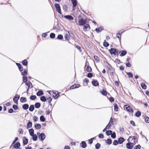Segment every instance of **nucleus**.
<instances>
[{
    "label": "nucleus",
    "instance_id": "11",
    "mask_svg": "<svg viewBox=\"0 0 149 149\" xmlns=\"http://www.w3.org/2000/svg\"><path fill=\"white\" fill-rule=\"evenodd\" d=\"M16 64L18 67V68L20 71H22L23 70V67L21 64L18 63H16Z\"/></svg>",
    "mask_w": 149,
    "mask_h": 149
},
{
    "label": "nucleus",
    "instance_id": "7",
    "mask_svg": "<svg viewBox=\"0 0 149 149\" xmlns=\"http://www.w3.org/2000/svg\"><path fill=\"white\" fill-rule=\"evenodd\" d=\"M90 29V27L89 25L87 24L84 25L83 30L84 31H88Z\"/></svg>",
    "mask_w": 149,
    "mask_h": 149
},
{
    "label": "nucleus",
    "instance_id": "43",
    "mask_svg": "<svg viewBox=\"0 0 149 149\" xmlns=\"http://www.w3.org/2000/svg\"><path fill=\"white\" fill-rule=\"evenodd\" d=\"M36 98V96L35 95H32L30 96V98L32 100H34Z\"/></svg>",
    "mask_w": 149,
    "mask_h": 149
},
{
    "label": "nucleus",
    "instance_id": "18",
    "mask_svg": "<svg viewBox=\"0 0 149 149\" xmlns=\"http://www.w3.org/2000/svg\"><path fill=\"white\" fill-rule=\"evenodd\" d=\"M26 84L28 86L29 88H31L33 87L32 86V84L30 81H29L27 82L26 83Z\"/></svg>",
    "mask_w": 149,
    "mask_h": 149
},
{
    "label": "nucleus",
    "instance_id": "28",
    "mask_svg": "<svg viewBox=\"0 0 149 149\" xmlns=\"http://www.w3.org/2000/svg\"><path fill=\"white\" fill-rule=\"evenodd\" d=\"M29 131L31 136L34 134V131L33 129H30L29 130Z\"/></svg>",
    "mask_w": 149,
    "mask_h": 149
},
{
    "label": "nucleus",
    "instance_id": "24",
    "mask_svg": "<svg viewBox=\"0 0 149 149\" xmlns=\"http://www.w3.org/2000/svg\"><path fill=\"white\" fill-rule=\"evenodd\" d=\"M20 101L21 102L23 103L26 102V99L25 97H21L20 99Z\"/></svg>",
    "mask_w": 149,
    "mask_h": 149
},
{
    "label": "nucleus",
    "instance_id": "16",
    "mask_svg": "<svg viewBox=\"0 0 149 149\" xmlns=\"http://www.w3.org/2000/svg\"><path fill=\"white\" fill-rule=\"evenodd\" d=\"M20 146V144L19 142H17L13 145V147L17 149L19 148Z\"/></svg>",
    "mask_w": 149,
    "mask_h": 149
},
{
    "label": "nucleus",
    "instance_id": "59",
    "mask_svg": "<svg viewBox=\"0 0 149 149\" xmlns=\"http://www.w3.org/2000/svg\"><path fill=\"white\" fill-rule=\"evenodd\" d=\"M47 33H44L42 34V36L44 38H45L47 37Z\"/></svg>",
    "mask_w": 149,
    "mask_h": 149
},
{
    "label": "nucleus",
    "instance_id": "35",
    "mask_svg": "<svg viewBox=\"0 0 149 149\" xmlns=\"http://www.w3.org/2000/svg\"><path fill=\"white\" fill-rule=\"evenodd\" d=\"M141 86L143 89H146V86L144 83H141Z\"/></svg>",
    "mask_w": 149,
    "mask_h": 149
},
{
    "label": "nucleus",
    "instance_id": "13",
    "mask_svg": "<svg viewBox=\"0 0 149 149\" xmlns=\"http://www.w3.org/2000/svg\"><path fill=\"white\" fill-rule=\"evenodd\" d=\"M59 94L58 93L56 94V93L54 92H53L52 96L55 99H57L59 96Z\"/></svg>",
    "mask_w": 149,
    "mask_h": 149
},
{
    "label": "nucleus",
    "instance_id": "32",
    "mask_svg": "<svg viewBox=\"0 0 149 149\" xmlns=\"http://www.w3.org/2000/svg\"><path fill=\"white\" fill-rule=\"evenodd\" d=\"M34 109V106L33 105H31L29 107V110L30 111H33Z\"/></svg>",
    "mask_w": 149,
    "mask_h": 149
},
{
    "label": "nucleus",
    "instance_id": "64",
    "mask_svg": "<svg viewBox=\"0 0 149 149\" xmlns=\"http://www.w3.org/2000/svg\"><path fill=\"white\" fill-rule=\"evenodd\" d=\"M52 99L51 97H49L47 98V100H48V102L49 103H50L52 101Z\"/></svg>",
    "mask_w": 149,
    "mask_h": 149
},
{
    "label": "nucleus",
    "instance_id": "52",
    "mask_svg": "<svg viewBox=\"0 0 149 149\" xmlns=\"http://www.w3.org/2000/svg\"><path fill=\"white\" fill-rule=\"evenodd\" d=\"M22 79H23V81L24 82H26L27 81V77H25V76H23V77H22Z\"/></svg>",
    "mask_w": 149,
    "mask_h": 149
},
{
    "label": "nucleus",
    "instance_id": "55",
    "mask_svg": "<svg viewBox=\"0 0 149 149\" xmlns=\"http://www.w3.org/2000/svg\"><path fill=\"white\" fill-rule=\"evenodd\" d=\"M111 124H110V122H109V123L106 126V127L107 128V129H110L111 128Z\"/></svg>",
    "mask_w": 149,
    "mask_h": 149
},
{
    "label": "nucleus",
    "instance_id": "31",
    "mask_svg": "<svg viewBox=\"0 0 149 149\" xmlns=\"http://www.w3.org/2000/svg\"><path fill=\"white\" fill-rule=\"evenodd\" d=\"M127 53V52L126 50H123L121 52V53L120 54V56H124Z\"/></svg>",
    "mask_w": 149,
    "mask_h": 149
},
{
    "label": "nucleus",
    "instance_id": "40",
    "mask_svg": "<svg viewBox=\"0 0 149 149\" xmlns=\"http://www.w3.org/2000/svg\"><path fill=\"white\" fill-rule=\"evenodd\" d=\"M116 37L119 39V40H121V35L120 33V31H118V33L117 34Z\"/></svg>",
    "mask_w": 149,
    "mask_h": 149
},
{
    "label": "nucleus",
    "instance_id": "46",
    "mask_svg": "<svg viewBox=\"0 0 149 149\" xmlns=\"http://www.w3.org/2000/svg\"><path fill=\"white\" fill-rule=\"evenodd\" d=\"M86 70L87 72H90L91 71L92 69L90 66H89L87 67L86 69Z\"/></svg>",
    "mask_w": 149,
    "mask_h": 149
},
{
    "label": "nucleus",
    "instance_id": "1",
    "mask_svg": "<svg viewBox=\"0 0 149 149\" xmlns=\"http://www.w3.org/2000/svg\"><path fill=\"white\" fill-rule=\"evenodd\" d=\"M109 52L111 54H114L115 55H116L118 54L119 52L118 50L114 48H111L109 49Z\"/></svg>",
    "mask_w": 149,
    "mask_h": 149
},
{
    "label": "nucleus",
    "instance_id": "44",
    "mask_svg": "<svg viewBox=\"0 0 149 149\" xmlns=\"http://www.w3.org/2000/svg\"><path fill=\"white\" fill-rule=\"evenodd\" d=\"M95 30L97 33H99L101 32L102 30L101 27H99V28H96L95 29Z\"/></svg>",
    "mask_w": 149,
    "mask_h": 149
},
{
    "label": "nucleus",
    "instance_id": "12",
    "mask_svg": "<svg viewBox=\"0 0 149 149\" xmlns=\"http://www.w3.org/2000/svg\"><path fill=\"white\" fill-rule=\"evenodd\" d=\"M23 144L25 145L27 144L28 143V139L26 137H24L23 138Z\"/></svg>",
    "mask_w": 149,
    "mask_h": 149
},
{
    "label": "nucleus",
    "instance_id": "29",
    "mask_svg": "<svg viewBox=\"0 0 149 149\" xmlns=\"http://www.w3.org/2000/svg\"><path fill=\"white\" fill-rule=\"evenodd\" d=\"M41 106L39 102H36L35 104V107L36 108H39Z\"/></svg>",
    "mask_w": 149,
    "mask_h": 149
},
{
    "label": "nucleus",
    "instance_id": "36",
    "mask_svg": "<svg viewBox=\"0 0 149 149\" xmlns=\"http://www.w3.org/2000/svg\"><path fill=\"white\" fill-rule=\"evenodd\" d=\"M22 63L23 65L26 66L27 65L28 62L25 59L22 62Z\"/></svg>",
    "mask_w": 149,
    "mask_h": 149
},
{
    "label": "nucleus",
    "instance_id": "58",
    "mask_svg": "<svg viewBox=\"0 0 149 149\" xmlns=\"http://www.w3.org/2000/svg\"><path fill=\"white\" fill-rule=\"evenodd\" d=\"M141 147V146L140 145H138L135 147L134 149H140Z\"/></svg>",
    "mask_w": 149,
    "mask_h": 149
},
{
    "label": "nucleus",
    "instance_id": "26",
    "mask_svg": "<svg viewBox=\"0 0 149 149\" xmlns=\"http://www.w3.org/2000/svg\"><path fill=\"white\" fill-rule=\"evenodd\" d=\"M35 127L37 130L40 129L41 127L40 124L36 123L35 125Z\"/></svg>",
    "mask_w": 149,
    "mask_h": 149
},
{
    "label": "nucleus",
    "instance_id": "19",
    "mask_svg": "<svg viewBox=\"0 0 149 149\" xmlns=\"http://www.w3.org/2000/svg\"><path fill=\"white\" fill-rule=\"evenodd\" d=\"M79 86L80 85L79 84H75L71 86L70 87V89H72L74 88H77L79 87Z\"/></svg>",
    "mask_w": 149,
    "mask_h": 149
},
{
    "label": "nucleus",
    "instance_id": "39",
    "mask_svg": "<svg viewBox=\"0 0 149 149\" xmlns=\"http://www.w3.org/2000/svg\"><path fill=\"white\" fill-rule=\"evenodd\" d=\"M141 115V113L139 111H137L135 113V116L137 117H139Z\"/></svg>",
    "mask_w": 149,
    "mask_h": 149
},
{
    "label": "nucleus",
    "instance_id": "17",
    "mask_svg": "<svg viewBox=\"0 0 149 149\" xmlns=\"http://www.w3.org/2000/svg\"><path fill=\"white\" fill-rule=\"evenodd\" d=\"M72 3L73 4V6L74 8L75 7L77 4V1L76 0H71Z\"/></svg>",
    "mask_w": 149,
    "mask_h": 149
},
{
    "label": "nucleus",
    "instance_id": "45",
    "mask_svg": "<svg viewBox=\"0 0 149 149\" xmlns=\"http://www.w3.org/2000/svg\"><path fill=\"white\" fill-rule=\"evenodd\" d=\"M55 35L54 33H51L50 35V37L51 38L53 39L55 38Z\"/></svg>",
    "mask_w": 149,
    "mask_h": 149
},
{
    "label": "nucleus",
    "instance_id": "6",
    "mask_svg": "<svg viewBox=\"0 0 149 149\" xmlns=\"http://www.w3.org/2000/svg\"><path fill=\"white\" fill-rule=\"evenodd\" d=\"M46 137V136L44 133H42L40 134L38 136L39 139L41 141H43Z\"/></svg>",
    "mask_w": 149,
    "mask_h": 149
},
{
    "label": "nucleus",
    "instance_id": "60",
    "mask_svg": "<svg viewBox=\"0 0 149 149\" xmlns=\"http://www.w3.org/2000/svg\"><path fill=\"white\" fill-rule=\"evenodd\" d=\"M109 100L111 102H113L114 101V99L112 97H110L109 98Z\"/></svg>",
    "mask_w": 149,
    "mask_h": 149
},
{
    "label": "nucleus",
    "instance_id": "27",
    "mask_svg": "<svg viewBox=\"0 0 149 149\" xmlns=\"http://www.w3.org/2000/svg\"><path fill=\"white\" fill-rule=\"evenodd\" d=\"M43 94V93L42 91H38L36 93V95L38 96H40Z\"/></svg>",
    "mask_w": 149,
    "mask_h": 149
},
{
    "label": "nucleus",
    "instance_id": "51",
    "mask_svg": "<svg viewBox=\"0 0 149 149\" xmlns=\"http://www.w3.org/2000/svg\"><path fill=\"white\" fill-rule=\"evenodd\" d=\"M127 74L128 76L130 78H132L133 77V74L130 72H128L127 73Z\"/></svg>",
    "mask_w": 149,
    "mask_h": 149
},
{
    "label": "nucleus",
    "instance_id": "2",
    "mask_svg": "<svg viewBox=\"0 0 149 149\" xmlns=\"http://www.w3.org/2000/svg\"><path fill=\"white\" fill-rule=\"evenodd\" d=\"M78 20V23L79 26H83L86 24V19L81 18L79 19Z\"/></svg>",
    "mask_w": 149,
    "mask_h": 149
},
{
    "label": "nucleus",
    "instance_id": "48",
    "mask_svg": "<svg viewBox=\"0 0 149 149\" xmlns=\"http://www.w3.org/2000/svg\"><path fill=\"white\" fill-rule=\"evenodd\" d=\"M111 137L113 139H115L116 137V134L115 132H114L113 133H112L111 134Z\"/></svg>",
    "mask_w": 149,
    "mask_h": 149
},
{
    "label": "nucleus",
    "instance_id": "3",
    "mask_svg": "<svg viewBox=\"0 0 149 149\" xmlns=\"http://www.w3.org/2000/svg\"><path fill=\"white\" fill-rule=\"evenodd\" d=\"M124 108L125 109H126L128 112L131 113H133V109L131 107L128 105H125L124 106Z\"/></svg>",
    "mask_w": 149,
    "mask_h": 149
},
{
    "label": "nucleus",
    "instance_id": "33",
    "mask_svg": "<svg viewBox=\"0 0 149 149\" xmlns=\"http://www.w3.org/2000/svg\"><path fill=\"white\" fill-rule=\"evenodd\" d=\"M106 142L109 145L111 144L112 141L111 139H108L106 141Z\"/></svg>",
    "mask_w": 149,
    "mask_h": 149
},
{
    "label": "nucleus",
    "instance_id": "42",
    "mask_svg": "<svg viewBox=\"0 0 149 149\" xmlns=\"http://www.w3.org/2000/svg\"><path fill=\"white\" fill-rule=\"evenodd\" d=\"M116 119L114 118H110V120L109 122H110V124H111L113 122H116Z\"/></svg>",
    "mask_w": 149,
    "mask_h": 149
},
{
    "label": "nucleus",
    "instance_id": "57",
    "mask_svg": "<svg viewBox=\"0 0 149 149\" xmlns=\"http://www.w3.org/2000/svg\"><path fill=\"white\" fill-rule=\"evenodd\" d=\"M94 137L88 140L89 143L90 144H91L93 142V140L94 139Z\"/></svg>",
    "mask_w": 149,
    "mask_h": 149
},
{
    "label": "nucleus",
    "instance_id": "5",
    "mask_svg": "<svg viewBox=\"0 0 149 149\" xmlns=\"http://www.w3.org/2000/svg\"><path fill=\"white\" fill-rule=\"evenodd\" d=\"M55 7L56 11L60 14H61V9L59 4L58 3H55L54 4Z\"/></svg>",
    "mask_w": 149,
    "mask_h": 149
},
{
    "label": "nucleus",
    "instance_id": "41",
    "mask_svg": "<svg viewBox=\"0 0 149 149\" xmlns=\"http://www.w3.org/2000/svg\"><path fill=\"white\" fill-rule=\"evenodd\" d=\"M40 120L42 122H44L45 121V118L43 116H41L40 117Z\"/></svg>",
    "mask_w": 149,
    "mask_h": 149
},
{
    "label": "nucleus",
    "instance_id": "62",
    "mask_svg": "<svg viewBox=\"0 0 149 149\" xmlns=\"http://www.w3.org/2000/svg\"><path fill=\"white\" fill-rule=\"evenodd\" d=\"M125 65L127 67L129 68H130L131 66V64L129 62L126 63Z\"/></svg>",
    "mask_w": 149,
    "mask_h": 149
},
{
    "label": "nucleus",
    "instance_id": "23",
    "mask_svg": "<svg viewBox=\"0 0 149 149\" xmlns=\"http://www.w3.org/2000/svg\"><path fill=\"white\" fill-rule=\"evenodd\" d=\"M40 100L42 102H46L47 100V99L45 96H43L40 97Z\"/></svg>",
    "mask_w": 149,
    "mask_h": 149
},
{
    "label": "nucleus",
    "instance_id": "15",
    "mask_svg": "<svg viewBox=\"0 0 149 149\" xmlns=\"http://www.w3.org/2000/svg\"><path fill=\"white\" fill-rule=\"evenodd\" d=\"M135 139V137L134 136H130L129 137V138L127 139V141L129 142L130 141H132V142H133L134 141Z\"/></svg>",
    "mask_w": 149,
    "mask_h": 149
},
{
    "label": "nucleus",
    "instance_id": "49",
    "mask_svg": "<svg viewBox=\"0 0 149 149\" xmlns=\"http://www.w3.org/2000/svg\"><path fill=\"white\" fill-rule=\"evenodd\" d=\"M94 58L97 62H98L99 61V58L96 56H94Z\"/></svg>",
    "mask_w": 149,
    "mask_h": 149
},
{
    "label": "nucleus",
    "instance_id": "50",
    "mask_svg": "<svg viewBox=\"0 0 149 149\" xmlns=\"http://www.w3.org/2000/svg\"><path fill=\"white\" fill-rule=\"evenodd\" d=\"M100 147V144L99 143H97L95 145V147L96 149H99Z\"/></svg>",
    "mask_w": 149,
    "mask_h": 149
},
{
    "label": "nucleus",
    "instance_id": "63",
    "mask_svg": "<svg viewBox=\"0 0 149 149\" xmlns=\"http://www.w3.org/2000/svg\"><path fill=\"white\" fill-rule=\"evenodd\" d=\"M33 119L34 121H37L38 119V117H37L36 116H34L33 118Z\"/></svg>",
    "mask_w": 149,
    "mask_h": 149
},
{
    "label": "nucleus",
    "instance_id": "22",
    "mask_svg": "<svg viewBox=\"0 0 149 149\" xmlns=\"http://www.w3.org/2000/svg\"><path fill=\"white\" fill-rule=\"evenodd\" d=\"M22 107L23 109L26 110L28 109L29 107V105L28 104H25L22 106Z\"/></svg>",
    "mask_w": 149,
    "mask_h": 149
},
{
    "label": "nucleus",
    "instance_id": "61",
    "mask_svg": "<svg viewBox=\"0 0 149 149\" xmlns=\"http://www.w3.org/2000/svg\"><path fill=\"white\" fill-rule=\"evenodd\" d=\"M145 121L146 122L149 123V118L148 117H146L145 118Z\"/></svg>",
    "mask_w": 149,
    "mask_h": 149
},
{
    "label": "nucleus",
    "instance_id": "56",
    "mask_svg": "<svg viewBox=\"0 0 149 149\" xmlns=\"http://www.w3.org/2000/svg\"><path fill=\"white\" fill-rule=\"evenodd\" d=\"M87 76L89 78L92 77L93 76V74L91 73H89L87 74Z\"/></svg>",
    "mask_w": 149,
    "mask_h": 149
},
{
    "label": "nucleus",
    "instance_id": "9",
    "mask_svg": "<svg viewBox=\"0 0 149 149\" xmlns=\"http://www.w3.org/2000/svg\"><path fill=\"white\" fill-rule=\"evenodd\" d=\"M91 83L92 85L95 86H97L99 85V83L97 80H93Z\"/></svg>",
    "mask_w": 149,
    "mask_h": 149
},
{
    "label": "nucleus",
    "instance_id": "38",
    "mask_svg": "<svg viewBox=\"0 0 149 149\" xmlns=\"http://www.w3.org/2000/svg\"><path fill=\"white\" fill-rule=\"evenodd\" d=\"M114 110L115 111H118V107L117 104L116 103H115L114 104Z\"/></svg>",
    "mask_w": 149,
    "mask_h": 149
},
{
    "label": "nucleus",
    "instance_id": "30",
    "mask_svg": "<svg viewBox=\"0 0 149 149\" xmlns=\"http://www.w3.org/2000/svg\"><path fill=\"white\" fill-rule=\"evenodd\" d=\"M31 136L32 137V139L33 141H36L37 140V136L36 134L33 135Z\"/></svg>",
    "mask_w": 149,
    "mask_h": 149
},
{
    "label": "nucleus",
    "instance_id": "47",
    "mask_svg": "<svg viewBox=\"0 0 149 149\" xmlns=\"http://www.w3.org/2000/svg\"><path fill=\"white\" fill-rule=\"evenodd\" d=\"M21 74L22 75L24 76H23L26 75H27V71L24 70V71L21 73Z\"/></svg>",
    "mask_w": 149,
    "mask_h": 149
},
{
    "label": "nucleus",
    "instance_id": "53",
    "mask_svg": "<svg viewBox=\"0 0 149 149\" xmlns=\"http://www.w3.org/2000/svg\"><path fill=\"white\" fill-rule=\"evenodd\" d=\"M118 141H117V140H114L113 143V144L115 146L118 145Z\"/></svg>",
    "mask_w": 149,
    "mask_h": 149
},
{
    "label": "nucleus",
    "instance_id": "54",
    "mask_svg": "<svg viewBox=\"0 0 149 149\" xmlns=\"http://www.w3.org/2000/svg\"><path fill=\"white\" fill-rule=\"evenodd\" d=\"M63 38V36L61 34H59L58 36L57 39L59 40H61Z\"/></svg>",
    "mask_w": 149,
    "mask_h": 149
},
{
    "label": "nucleus",
    "instance_id": "21",
    "mask_svg": "<svg viewBox=\"0 0 149 149\" xmlns=\"http://www.w3.org/2000/svg\"><path fill=\"white\" fill-rule=\"evenodd\" d=\"M100 92L103 95L106 96L107 95V91L104 89H103L102 91H100Z\"/></svg>",
    "mask_w": 149,
    "mask_h": 149
},
{
    "label": "nucleus",
    "instance_id": "20",
    "mask_svg": "<svg viewBox=\"0 0 149 149\" xmlns=\"http://www.w3.org/2000/svg\"><path fill=\"white\" fill-rule=\"evenodd\" d=\"M81 147L83 148H85L87 146V145L86 142L85 141H82L81 142Z\"/></svg>",
    "mask_w": 149,
    "mask_h": 149
},
{
    "label": "nucleus",
    "instance_id": "34",
    "mask_svg": "<svg viewBox=\"0 0 149 149\" xmlns=\"http://www.w3.org/2000/svg\"><path fill=\"white\" fill-rule=\"evenodd\" d=\"M103 45L104 47H107L109 46V44L108 42H106V40H104L103 42Z\"/></svg>",
    "mask_w": 149,
    "mask_h": 149
},
{
    "label": "nucleus",
    "instance_id": "37",
    "mask_svg": "<svg viewBox=\"0 0 149 149\" xmlns=\"http://www.w3.org/2000/svg\"><path fill=\"white\" fill-rule=\"evenodd\" d=\"M112 131L111 130H109L107 131L106 132V133L107 136H109L112 134Z\"/></svg>",
    "mask_w": 149,
    "mask_h": 149
},
{
    "label": "nucleus",
    "instance_id": "10",
    "mask_svg": "<svg viewBox=\"0 0 149 149\" xmlns=\"http://www.w3.org/2000/svg\"><path fill=\"white\" fill-rule=\"evenodd\" d=\"M64 17L67 19L70 20H73L74 18L71 15H66L64 16Z\"/></svg>",
    "mask_w": 149,
    "mask_h": 149
},
{
    "label": "nucleus",
    "instance_id": "8",
    "mask_svg": "<svg viewBox=\"0 0 149 149\" xmlns=\"http://www.w3.org/2000/svg\"><path fill=\"white\" fill-rule=\"evenodd\" d=\"M20 97L19 95L17 94L13 98V100L15 103L17 104L18 100Z\"/></svg>",
    "mask_w": 149,
    "mask_h": 149
},
{
    "label": "nucleus",
    "instance_id": "4",
    "mask_svg": "<svg viewBox=\"0 0 149 149\" xmlns=\"http://www.w3.org/2000/svg\"><path fill=\"white\" fill-rule=\"evenodd\" d=\"M135 144V141H134V142H132L131 143L129 142L127 143L126 144V146L127 148L128 149H132L133 146Z\"/></svg>",
    "mask_w": 149,
    "mask_h": 149
},
{
    "label": "nucleus",
    "instance_id": "14",
    "mask_svg": "<svg viewBox=\"0 0 149 149\" xmlns=\"http://www.w3.org/2000/svg\"><path fill=\"white\" fill-rule=\"evenodd\" d=\"M125 141V139L123 137H120L118 139V141L119 144H121L123 143Z\"/></svg>",
    "mask_w": 149,
    "mask_h": 149
},
{
    "label": "nucleus",
    "instance_id": "25",
    "mask_svg": "<svg viewBox=\"0 0 149 149\" xmlns=\"http://www.w3.org/2000/svg\"><path fill=\"white\" fill-rule=\"evenodd\" d=\"M32 123L31 122L29 121L27 124V128H30L32 127Z\"/></svg>",
    "mask_w": 149,
    "mask_h": 149
}]
</instances>
